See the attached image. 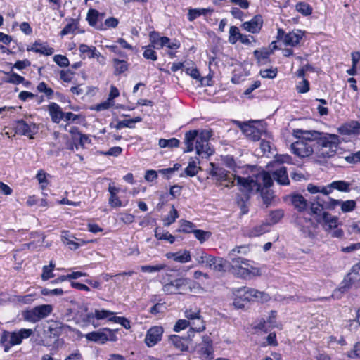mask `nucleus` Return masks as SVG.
Segmentation results:
<instances>
[{"instance_id":"35","label":"nucleus","mask_w":360,"mask_h":360,"mask_svg":"<svg viewBox=\"0 0 360 360\" xmlns=\"http://www.w3.org/2000/svg\"><path fill=\"white\" fill-rule=\"evenodd\" d=\"M79 50L82 53H87L89 58H98L101 56V53L96 51L95 46H89L84 44L79 45Z\"/></svg>"},{"instance_id":"63","label":"nucleus","mask_w":360,"mask_h":360,"mask_svg":"<svg viewBox=\"0 0 360 360\" xmlns=\"http://www.w3.org/2000/svg\"><path fill=\"white\" fill-rule=\"evenodd\" d=\"M188 326H191V323L189 322V321L186 319H179L176 322L174 326V330L175 332H179L186 329Z\"/></svg>"},{"instance_id":"22","label":"nucleus","mask_w":360,"mask_h":360,"mask_svg":"<svg viewBox=\"0 0 360 360\" xmlns=\"http://www.w3.org/2000/svg\"><path fill=\"white\" fill-rule=\"evenodd\" d=\"M198 353L204 358H212L213 354L212 341L207 335L202 338V342L198 345Z\"/></svg>"},{"instance_id":"23","label":"nucleus","mask_w":360,"mask_h":360,"mask_svg":"<svg viewBox=\"0 0 360 360\" xmlns=\"http://www.w3.org/2000/svg\"><path fill=\"white\" fill-rule=\"evenodd\" d=\"M46 109L53 123L58 124L63 120V112L58 103L51 102L46 107Z\"/></svg>"},{"instance_id":"11","label":"nucleus","mask_w":360,"mask_h":360,"mask_svg":"<svg viewBox=\"0 0 360 360\" xmlns=\"http://www.w3.org/2000/svg\"><path fill=\"white\" fill-rule=\"evenodd\" d=\"M360 282V262L353 266L351 271L346 276L341 283V290H347L352 286L358 287Z\"/></svg>"},{"instance_id":"34","label":"nucleus","mask_w":360,"mask_h":360,"mask_svg":"<svg viewBox=\"0 0 360 360\" xmlns=\"http://www.w3.org/2000/svg\"><path fill=\"white\" fill-rule=\"evenodd\" d=\"M199 163L200 161L198 158H196V160L191 158L187 167L185 169L186 174L188 176H195L198 173V171L200 169V167H198V164Z\"/></svg>"},{"instance_id":"2","label":"nucleus","mask_w":360,"mask_h":360,"mask_svg":"<svg viewBox=\"0 0 360 360\" xmlns=\"http://www.w3.org/2000/svg\"><path fill=\"white\" fill-rule=\"evenodd\" d=\"M252 261L241 257H236L231 259V271L237 277L243 279H251L261 275L259 268L254 266Z\"/></svg>"},{"instance_id":"20","label":"nucleus","mask_w":360,"mask_h":360,"mask_svg":"<svg viewBox=\"0 0 360 360\" xmlns=\"http://www.w3.org/2000/svg\"><path fill=\"white\" fill-rule=\"evenodd\" d=\"M297 223L300 225V230L305 236L313 238L315 237L316 225L311 219L299 218Z\"/></svg>"},{"instance_id":"7","label":"nucleus","mask_w":360,"mask_h":360,"mask_svg":"<svg viewBox=\"0 0 360 360\" xmlns=\"http://www.w3.org/2000/svg\"><path fill=\"white\" fill-rule=\"evenodd\" d=\"M340 143V139L335 134H323L320 133V138L318 139V144L323 148H328L329 150L322 152L323 157L330 158L335 155L338 145Z\"/></svg>"},{"instance_id":"50","label":"nucleus","mask_w":360,"mask_h":360,"mask_svg":"<svg viewBox=\"0 0 360 360\" xmlns=\"http://www.w3.org/2000/svg\"><path fill=\"white\" fill-rule=\"evenodd\" d=\"M241 35L242 34L240 33L239 29L237 27L231 26L229 29V41L234 44L240 39Z\"/></svg>"},{"instance_id":"47","label":"nucleus","mask_w":360,"mask_h":360,"mask_svg":"<svg viewBox=\"0 0 360 360\" xmlns=\"http://www.w3.org/2000/svg\"><path fill=\"white\" fill-rule=\"evenodd\" d=\"M25 78L17 73L11 72L8 73L6 77L5 78V82L8 83H11L14 84H19L24 82Z\"/></svg>"},{"instance_id":"40","label":"nucleus","mask_w":360,"mask_h":360,"mask_svg":"<svg viewBox=\"0 0 360 360\" xmlns=\"http://www.w3.org/2000/svg\"><path fill=\"white\" fill-rule=\"evenodd\" d=\"M269 225L266 224H263L259 226H256L250 230L248 233V236L250 237H257L262 235L263 233L268 231Z\"/></svg>"},{"instance_id":"21","label":"nucleus","mask_w":360,"mask_h":360,"mask_svg":"<svg viewBox=\"0 0 360 360\" xmlns=\"http://www.w3.org/2000/svg\"><path fill=\"white\" fill-rule=\"evenodd\" d=\"M263 25V19L262 15H257L250 21L243 23L242 27L246 31L252 34L258 33L261 30Z\"/></svg>"},{"instance_id":"51","label":"nucleus","mask_w":360,"mask_h":360,"mask_svg":"<svg viewBox=\"0 0 360 360\" xmlns=\"http://www.w3.org/2000/svg\"><path fill=\"white\" fill-rule=\"evenodd\" d=\"M195 237L201 243H204L211 236L210 231H205L201 229H194L193 231Z\"/></svg>"},{"instance_id":"32","label":"nucleus","mask_w":360,"mask_h":360,"mask_svg":"<svg viewBox=\"0 0 360 360\" xmlns=\"http://www.w3.org/2000/svg\"><path fill=\"white\" fill-rule=\"evenodd\" d=\"M213 11L211 8H189L188 12V20L193 22L201 15H206Z\"/></svg>"},{"instance_id":"28","label":"nucleus","mask_w":360,"mask_h":360,"mask_svg":"<svg viewBox=\"0 0 360 360\" xmlns=\"http://www.w3.org/2000/svg\"><path fill=\"white\" fill-rule=\"evenodd\" d=\"M272 176L274 179L281 185H288L290 184L286 167L283 166L276 169L273 172Z\"/></svg>"},{"instance_id":"53","label":"nucleus","mask_w":360,"mask_h":360,"mask_svg":"<svg viewBox=\"0 0 360 360\" xmlns=\"http://www.w3.org/2000/svg\"><path fill=\"white\" fill-rule=\"evenodd\" d=\"M261 193V196L265 204L269 205L271 203L274 198V192L269 188H262L259 191Z\"/></svg>"},{"instance_id":"46","label":"nucleus","mask_w":360,"mask_h":360,"mask_svg":"<svg viewBox=\"0 0 360 360\" xmlns=\"http://www.w3.org/2000/svg\"><path fill=\"white\" fill-rule=\"evenodd\" d=\"M55 264L52 262H50L49 265L44 266L42 269L41 279L43 281H47L54 277L53 274Z\"/></svg>"},{"instance_id":"10","label":"nucleus","mask_w":360,"mask_h":360,"mask_svg":"<svg viewBox=\"0 0 360 360\" xmlns=\"http://www.w3.org/2000/svg\"><path fill=\"white\" fill-rule=\"evenodd\" d=\"M234 178L237 180V185L241 192L245 193V200L249 198V193L254 189L259 191L261 189V183H258L252 178H245L240 176L234 175Z\"/></svg>"},{"instance_id":"56","label":"nucleus","mask_w":360,"mask_h":360,"mask_svg":"<svg viewBox=\"0 0 360 360\" xmlns=\"http://www.w3.org/2000/svg\"><path fill=\"white\" fill-rule=\"evenodd\" d=\"M110 321H112L115 323H120L126 329H129L131 328L130 321L125 317L120 316H112L109 318Z\"/></svg>"},{"instance_id":"27","label":"nucleus","mask_w":360,"mask_h":360,"mask_svg":"<svg viewBox=\"0 0 360 360\" xmlns=\"http://www.w3.org/2000/svg\"><path fill=\"white\" fill-rule=\"evenodd\" d=\"M166 256L168 259H172L179 263H186L191 260L190 252L186 250L176 252H169Z\"/></svg>"},{"instance_id":"48","label":"nucleus","mask_w":360,"mask_h":360,"mask_svg":"<svg viewBox=\"0 0 360 360\" xmlns=\"http://www.w3.org/2000/svg\"><path fill=\"white\" fill-rule=\"evenodd\" d=\"M349 186L350 184L345 181H335L331 183V187L333 189H337L342 192H349Z\"/></svg>"},{"instance_id":"44","label":"nucleus","mask_w":360,"mask_h":360,"mask_svg":"<svg viewBox=\"0 0 360 360\" xmlns=\"http://www.w3.org/2000/svg\"><path fill=\"white\" fill-rule=\"evenodd\" d=\"M296 10L304 16H307L311 14L312 8L311 6L305 2H299L295 6Z\"/></svg>"},{"instance_id":"4","label":"nucleus","mask_w":360,"mask_h":360,"mask_svg":"<svg viewBox=\"0 0 360 360\" xmlns=\"http://www.w3.org/2000/svg\"><path fill=\"white\" fill-rule=\"evenodd\" d=\"M238 292H243V295L240 297L236 298L233 301V305L237 309L243 308L245 303L250 302L253 298L260 300L262 302L267 301L269 299L267 294L253 288L244 287L239 289Z\"/></svg>"},{"instance_id":"36","label":"nucleus","mask_w":360,"mask_h":360,"mask_svg":"<svg viewBox=\"0 0 360 360\" xmlns=\"http://www.w3.org/2000/svg\"><path fill=\"white\" fill-rule=\"evenodd\" d=\"M258 179L262 181V188H269L273 185V176L268 172L263 171L258 175Z\"/></svg>"},{"instance_id":"39","label":"nucleus","mask_w":360,"mask_h":360,"mask_svg":"<svg viewBox=\"0 0 360 360\" xmlns=\"http://www.w3.org/2000/svg\"><path fill=\"white\" fill-rule=\"evenodd\" d=\"M74 237L71 236L68 231H63L62 233V240L64 243L69 245L70 248L72 250H77L79 245V243L75 242L73 240Z\"/></svg>"},{"instance_id":"30","label":"nucleus","mask_w":360,"mask_h":360,"mask_svg":"<svg viewBox=\"0 0 360 360\" xmlns=\"http://www.w3.org/2000/svg\"><path fill=\"white\" fill-rule=\"evenodd\" d=\"M322 221L326 230L335 229L338 226V218L331 214L324 212L322 214Z\"/></svg>"},{"instance_id":"6","label":"nucleus","mask_w":360,"mask_h":360,"mask_svg":"<svg viewBox=\"0 0 360 360\" xmlns=\"http://www.w3.org/2000/svg\"><path fill=\"white\" fill-rule=\"evenodd\" d=\"M53 308L49 304H41L30 310L22 312L23 319L31 323H37L47 317L52 311Z\"/></svg>"},{"instance_id":"59","label":"nucleus","mask_w":360,"mask_h":360,"mask_svg":"<svg viewBox=\"0 0 360 360\" xmlns=\"http://www.w3.org/2000/svg\"><path fill=\"white\" fill-rule=\"evenodd\" d=\"M277 72V68H276L262 70L259 74L263 78L274 79L276 77Z\"/></svg>"},{"instance_id":"16","label":"nucleus","mask_w":360,"mask_h":360,"mask_svg":"<svg viewBox=\"0 0 360 360\" xmlns=\"http://www.w3.org/2000/svg\"><path fill=\"white\" fill-rule=\"evenodd\" d=\"M105 13L98 12L95 9H90L87 13L86 20L89 25L94 27L97 30H105V27H104L102 21L105 18Z\"/></svg>"},{"instance_id":"62","label":"nucleus","mask_w":360,"mask_h":360,"mask_svg":"<svg viewBox=\"0 0 360 360\" xmlns=\"http://www.w3.org/2000/svg\"><path fill=\"white\" fill-rule=\"evenodd\" d=\"M249 252V248L247 245H240L236 247L235 248L232 249L230 252L229 253V256L232 259L233 257H237L236 255V252L237 253H243L247 254Z\"/></svg>"},{"instance_id":"37","label":"nucleus","mask_w":360,"mask_h":360,"mask_svg":"<svg viewBox=\"0 0 360 360\" xmlns=\"http://www.w3.org/2000/svg\"><path fill=\"white\" fill-rule=\"evenodd\" d=\"M155 236L158 240H167L170 244L175 241V237L169 232H164L161 229L156 228L155 230Z\"/></svg>"},{"instance_id":"49","label":"nucleus","mask_w":360,"mask_h":360,"mask_svg":"<svg viewBox=\"0 0 360 360\" xmlns=\"http://www.w3.org/2000/svg\"><path fill=\"white\" fill-rule=\"evenodd\" d=\"M254 56L258 63L264 65L268 62L269 53L266 51L255 50L254 51Z\"/></svg>"},{"instance_id":"14","label":"nucleus","mask_w":360,"mask_h":360,"mask_svg":"<svg viewBox=\"0 0 360 360\" xmlns=\"http://www.w3.org/2000/svg\"><path fill=\"white\" fill-rule=\"evenodd\" d=\"M304 141L299 139L290 146L292 152L300 158L309 157L314 152L313 145Z\"/></svg>"},{"instance_id":"41","label":"nucleus","mask_w":360,"mask_h":360,"mask_svg":"<svg viewBox=\"0 0 360 360\" xmlns=\"http://www.w3.org/2000/svg\"><path fill=\"white\" fill-rule=\"evenodd\" d=\"M37 89L39 93H44L49 100L53 98L54 91L44 82H40L37 85Z\"/></svg>"},{"instance_id":"8","label":"nucleus","mask_w":360,"mask_h":360,"mask_svg":"<svg viewBox=\"0 0 360 360\" xmlns=\"http://www.w3.org/2000/svg\"><path fill=\"white\" fill-rule=\"evenodd\" d=\"M89 341L103 344L107 341H116L117 336L115 332L109 328H105L98 331H94L85 335Z\"/></svg>"},{"instance_id":"31","label":"nucleus","mask_w":360,"mask_h":360,"mask_svg":"<svg viewBox=\"0 0 360 360\" xmlns=\"http://www.w3.org/2000/svg\"><path fill=\"white\" fill-rule=\"evenodd\" d=\"M150 40L154 48L160 49L167 44L169 38L167 37H160L158 32L153 31L150 33Z\"/></svg>"},{"instance_id":"43","label":"nucleus","mask_w":360,"mask_h":360,"mask_svg":"<svg viewBox=\"0 0 360 360\" xmlns=\"http://www.w3.org/2000/svg\"><path fill=\"white\" fill-rule=\"evenodd\" d=\"M179 140L176 138H172L169 139H160L159 140V146L160 148H174L178 147L179 145Z\"/></svg>"},{"instance_id":"17","label":"nucleus","mask_w":360,"mask_h":360,"mask_svg":"<svg viewBox=\"0 0 360 360\" xmlns=\"http://www.w3.org/2000/svg\"><path fill=\"white\" fill-rule=\"evenodd\" d=\"M320 133L318 131H307L302 129H295L293 134L295 137L298 138L301 141H305L304 142L312 144L314 146V142L316 141L318 143V139L320 138Z\"/></svg>"},{"instance_id":"33","label":"nucleus","mask_w":360,"mask_h":360,"mask_svg":"<svg viewBox=\"0 0 360 360\" xmlns=\"http://www.w3.org/2000/svg\"><path fill=\"white\" fill-rule=\"evenodd\" d=\"M113 65L115 68L114 75H118L126 72L129 68V63L124 60L118 58L113 59Z\"/></svg>"},{"instance_id":"52","label":"nucleus","mask_w":360,"mask_h":360,"mask_svg":"<svg viewBox=\"0 0 360 360\" xmlns=\"http://www.w3.org/2000/svg\"><path fill=\"white\" fill-rule=\"evenodd\" d=\"M341 210L343 212H349L353 211L356 205V203L353 200H348L346 201H342L340 200Z\"/></svg>"},{"instance_id":"60","label":"nucleus","mask_w":360,"mask_h":360,"mask_svg":"<svg viewBox=\"0 0 360 360\" xmlns=\"http://www.w3.org/2000/svg\"><path fill=\"white\" fill-rule=\"evenodd\" d=\"M340 205V200H335L331 198H328L326 201H323V206L324 209L334 210L336 206Z\"/></svg>"},{"instance_id":"3","label":"nucleus","mask_w":360,"mask_h":360,"mask_svg":"<svg viewBox=\"0 0 360 360\" xmlns=\"http://www.w3.org/2000/svg\"><path fill=\"white\" fill-rule=\"evenodd\" d=\"M33 334L32 329L21 328L13 332L3 330L0 344L4 347V352H8L13 346L20 345L22 340L27 339Z\"/></svg>"},{"instance_id":"19","label":"nucleus","mask_w":360,"mask_h":360,"mask_svg":"<svg viewBox=\"0 0 360 360\" xmlns=\"http://www.w3.org/2000/svg\"><path fill=\"white\" fill-rule=\"evenodd\" d=\"M210 167L207 169V173L212 177L215 178L216 181L220 184L223 180L227 179V176L230 174V172L226 171L223 167H221L213 162L210 163Z\"/></svg>"},{"instance_id":"26","label":"nucleus","mask_w":360,"mask_h":360,"mask_svg":"<svg viewBox=\"0 0 360 360\" xmlns=\"http://www.w3.org/2000/svg\"><path fill=\"white\" fill-rule=\"evenodd\" d=\"M28 51H33L44 56L52 55L54 52V49L52 47L47 46L46 43H41L39 41H35L31 47H27Z\"/></svg>"},{"instance_id":"45","label":"nucleus","mask_w":360,"mask_h":360,"mask_svg":"<svg viewBox=\"0 0 360 360\" xmlns=\"http://www.w3.org/2000/svg\"><path fill=\"white\" fill-rule=\"evenodd\" d=\"M179 217L178 211L175 209L174 206L172 205V210L169 214L163 219L164 226H169L173 224L176 219Z\"/></svg>"},{"instance_id":"29","label":"nucleus","mask_w":360,"mask_h":360,"mask_svg":"<svg viewBox=\"0 0 360 360\" xmlns=\"http://www.w3.org/2000/svg\"><path fill=\"white\" fill-rule=\"evenodd\" d=\"M291 203L299 212L307 207V200L301 194H293L289 196Z\"/></svg>"},{"instance_id":"13","label":"nucleus","mask_w":360,"mask_h":360,"mask_svg":"<svg viewBox=\"0 0 360 360\" xmlns=\"http://www.w3.org/2000/svg\"><path fill=\"white\" fill-rule=\"evenodd\" d=\"M14 129L16 134L27 136L30 139L33 138V135L37 132L38 129L34 123H27L23 120L16 121Z\"/></svg>"},{"instance_id":"64","label":"nucleus","mask_w":360,"mask_h":360,"mask_svg":"<svg viewBox=\"0 0 360 360\" xmlns=\"http://www.w3.org/2000/svg\"><path fill=\"white\" fill-rule=\"evenodd\" d=\"M54 62L60 67H67L69 65L68 58L63 55H55L53 57Z\"/></svg>"},{"instance_id":"61","label":"nucleus","mask_w":360,"mask_h":360,"mask_svg":"<svg viewBox=\"0 0 360 360\" xmlns=\"http://www.w3.org/2000/svg\"><path fill=\"white\" fill-rule=\"evenodd\" d=\"M284 215V212L282 210H276L270 213V221L273 224L278 222Z\"/></svg>"},{"instance_id":"9","label":"nucleus","mask_w":360,"mask_h":360,"mask_svg":"<svg viewBox=\"0 0 360 360\" xmlns=\"http://www.w3.org/2000/svg\"><path fill=\"white\" fill-rule=\"evenodd\" d=\"M304 33L297 30L288 33H285L281 28L278 29L276 39L283 41L285 46H295L303 38Z\"/></svg>"},{"instance_id":"42","label":"nucleus","mask_w":360,"mask_h":360,"mask_svg":"<svg viewBox=\"0 0 360 360\" xmlns=\"http://www.w3.org/2000/svg\"><path fill=\"white\" fill-rule=\"evenodd\" d=\"M222 163L231 169L233 172L236 173L238 171L237 169L239 168V167L237 166L236 162L233 158V156L231 155H226L222 157L221 158Z\"/></svg>"},{"instance_id":"55","label":"nucleus","mask_w":360,"mask_h":360,"mask_svg":"<svg viewBox=\"0 0 360 360\" xmlns=\"http://www.w3.org/2000/svg\"><path fill=\"white\" fill-rule=\"evenodd\" d=\"M112 316H114V312H112L111 311L105 310V309L95 310V317H96V319H97V320H101V319H108L109 320V318L112 317Z\"/></svg>"},{"instance_id":"54","label":"nucleus","mask_w":360,"mask_h":360,"mask_svg":"<svg viewBox=\"0 0 360 360\" xmlns=\"http://www.w3.org/2000/svg\"><path fill=\"white\" fill-rule=\"evenodd\" d=\"M165 268V264H157L155 266L144 265L141 266V270L142 272L153 273L163 270Z\"/></svg>"},{"instance_id":"58","label":"nucleus","mask_w":360,"mask_h":360,"mask_svg":"<svg viewBox=\"0 0 360 360\" xmlns=\"http://www.w3.org/2000/svg\"><path fill=\"white\" fill-rule=\"evenodd\" d=\"M180 228L178 230L179 232H184V233H193V224L191 221H186V220H182L180 221Z\"/></svg>"},{"instance_id":"25","label":"nucleus","mask_w":360,"mask_h":360,"mask_svg":"<svg viewBox=\"0 0 360 360\" xmlns=\"http://www.w3.org/2000/svg\"><path fill=\"white\" fill-rule=\"evenodd\" d=\"M240 129L244 134L251 141H259L261 138V131L254 126L243 123L240 124Z\"/></svg>"},{"instance_id":"5","label":"nucleus","mask_w":360,"mask_h":360,"mask_svg":"<svg viewBox=\"0 0 360 360\" xmlns=\"http://www.w3.org/2000/svg\"><path fill=\"white\" fill-rule=\"evenodd\" d=\"M162 290L168 295H185L192 292L191 281L188 278H178L165 284Z\"/></svg>"},{"instance_id":"18","label":"nucleus","mask_w":360,"mask_h":360,"mask_svg":"<svg viewBox=\"0 0 360 360\" xmlns=\"http://www.w3.org/2000/svg\"><path fill=\"white\" fill-rule=\"evenodd\" d=\"M163 328L161 326H153L146 333L145 342L148 347H153L161 340Z\"/></svg>"},{"instance_id":"38","label":"nucleus","mask_w":360,"mask_h":360,"mask_svg":"<svg viewBox=\"0 0 360 360\" xmlns=\"http://www.w3.org/2000/svg\"><path fill=\"white\" fill-rule=\"evenodd\" d=\"M79 22L76 19L71 18L68 25L60 31V35L63 37L65 35L72 33L76 29H77Z\"/></svg>"},{"instance_id":"1","label":"nucleus","mask_w":360,"mask_h":360,"mask_svg":"<svg viewBox=\"0 0 360 360\" xmlns=\"http://www.w3.org/2000/svg\"><path fill=\"white\" fill-rule=\"evenodd\" d=\"M212 136V131L209 130H190L185 134L184 143L186 148L184 153L191 152L194 149L196 153L202 158H207L212 155L214 150L209 145V140Z\"/></svg>"},{"instance_id":"24","label":"nucleus","mask_w":360,"mask_h":360,"mask_svg":"<svg viewBox=\"0 0 360 360\" xmlns=\"http://www.w3.org/2000/svg\"><path fill=\"white\" fill-rule=\"evenodd\" d=\"M227 266V261L222 257L210 255L206 266L217 271H224Z\"/></svg>"},{"instance_id":"15","label":"nucleus","mask_w":360,"mask_h":360,"mask_svg":"<svg viewBox=\"0 0 360 360\" xmlns=\"http://www.w3.org/2000/svg\"><path fill=\"white\" fill-rule=\"evenodd\" d=\"M193 331H188V335L186 337H181L177 335H171L169 337V342L177 349L181 352H186L188 350V343L191 340V337L193 336Z\"/></svg>"},{"instance_id":"57","label":"nucleus","mask_w":360,"mask_h":360,"mask_svg":"<svg viewBox=\"0 0 360 360\" xmlns=\"http://www.w3.org/2000/svg\"><path fill=\"white\" fill-rule=\"evenodd\" d=\"M210 255L205 253L202 250H198L196 252L195 255V260L200 264H205L206 266Z\"/></svg>"},{"instance_id":"12","label":"nucleus","mask_w":360,"mask_h":360,"mask_svg":"<svg viewBox=\"0 0 360 360\" xmlns=\"http://www.w3.org/2000/svg\"><path fill=\"white\" fill-rule=\"evenodd\" d=\"M185 317L189 320H192L190 331L200 332L205 329L204 321L201 319L200 311H192L191 309H186L184 312Z\"/></svg>"}]
</instances>
